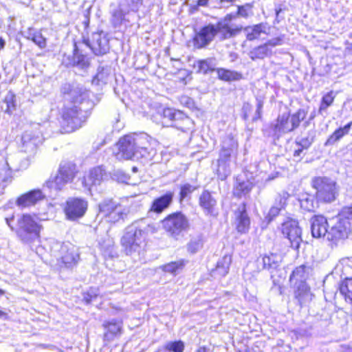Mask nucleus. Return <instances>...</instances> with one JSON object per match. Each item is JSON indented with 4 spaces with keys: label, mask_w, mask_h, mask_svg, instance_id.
<instances>
[{
    "label": "nucleus",
    "mask_w": 352,
    "mask_h": 352,
    "mask_svg": "<svg viewBox=\"0 0 352 352\" xmlns=\"http://www.w3.org/2000/svg\"><path fill=\"white\" fill-rule=\"evenodd\" d=\"M270 27L266 23L247 26L243 29L247 40L254 41L259 38L261 34H267Z\"/></svg>",
    "instance_id": "5701e85b"
},
{
    "label": "nucleus",
    "mask_w": 352,
    "mask_h": 352,
    "mask_svg": "<svg viewBox=\"0 0 352 352\" xmlns=\"http://www.w3.org/2000/svg\"><path fill=\"white\" fill-rule=\"evenodd\" d=\"M289 194L287 192H282L279 193L275 198L274 204L272 206H276L280 210L285 208L287 201L289 198Z\"/></svg>",
    "instance_id": "864d4df0"
},
{
    "label": "nucleus",
    "mask_w": 352,
    "mask_h": 352,
    "mask_svg": "<svg viewBox=\"0 0 352 352\" xmlns=\"http://www.w3.org/2000/svg\"><path fill=\"white\" fill-rule=\"evenodd\" d=\"M263 104V100L261 98H256V109L255 115L252 118L253 121H256L261 118Z\"/></svg>",
    "instance_id": "bf43d9fd"
},
{
    "label": "nucleus",
    "mask_w": 352,
    "mask_h": 352,
    "mask_svg": "<svg viewBox=\"0 0 352 352\" xmlns=\"http://www.w3.org/2000/svg\"><path fill=\"white\" fill-rule=\"evenodd\" d=\"M141 137L144 138L146 142H143L142 144L138 145L137 150L138 153L135 155V158H143L145 160H151L156 154V151L150 146L148 138L146 134H142Z\"/></svg>",
    "instance_id": "a878e982"
},
{
    "label": "nucleus",
    "mask_w": 352,
    "mask_h": 352,
    "mask_svg": "<svg viewBox=\"0 0 352 352\" xmlns=\"http://www.w3.org/2000/svg\"><path fill=\"white\" fill-rule=\"evenodd\" d=\"M216 36L219 34L221 40H226L235 36L243 29L242 26L232 27L225 21H218L214 25Z\"/></svg>",
    "instance_id": "6ab92c4d"
},
{
    "label": "nucleus",
    "mask_w": 352,
    "mask_h": 352,
    "mask_svg": "<svg viewBox=\"0 0 352 352\" xmlns=\"http://www.w3.org/2000/svg\"><path fill=\"white\" fill-rule=\"evenodd\" d=\"M318 201L315 200L314 195L309 194L302 195L300 199L301 208L309 212L314 211L318 208Z\"/></svg>",
    "instance_id": "79ce46f5"
},
{
    "label": "nucleus",
    "mask_w": 352,
    "mask_h": 352,
    "mask_svg": "<svg viewBox=\"0 0 352 352\" xmlns=\"http://www.w3.org/2000/svg\"><path fill=\"white\" fill-rule=\"evenodd\" d=\"M60 246L59 258L66 267H72L75 265L78 259L79 254L76 248L70 243L58 244Z\"/></svg>",
    "instance_id": "4468645a"
},
{
    "label": "nucleus",
    "mask_w": 352,
    "mask_h": 352,
    "mask_svg": "<svg viewBox=\"0 0 352 352\" xmlns=\"http://www.w3.org/2000/svg\"><path fill=\"white\" fill-rule=\"evenodd\" d=\"M173 192H167L166 194L155 199L148 210V213L155 212L156 214L162 213L168 208L171 204L173 199Z\"/></svg>",
    "instance_id": "aec40b11"
},
{
    "label": "nucleus",
    "mask_w": 352,
    "mask_h": 352,
    "mask_svg": "<svg viewBox=\"0 0 352 352\" xmlns=\"http://www.w3.org/2000/svg\"><path fill=\"white\" fill-rule=\"evenodd\" d=\"M44 197L45 195L41 190H32L19 197L16 200V205L22 208L29 207L36 204Z\"/></svg>",
    "instance_id": "f3484780"
},
{
    "label": "nucleus",
    "mask_w": 352,
    "mask_h": 352,
    "mask_svg": "<svg viewBox=\"0 0 352 352\" xmlns=\"http://www.w3.org/2000/svg\"><path fill=\"white\" fill-rule=\"evenodd\" d=\"M22 151L31 154L36 152L38 137L32 135L30 131H25L21 138Z\"/></svg>",
    "instance_id": "bb28decb"
},
{
    "label": "nucleus",
    "mask_w": 352,
    "mask_h": 352,
    "mask_svg": "<svg viewBox=\"0 0 352 352\" xmlns=\"http://www.w3.org/2000/svg\"><path fill=\"white\" fill-rule=\"evenodd\" d=\"M86 44L96 55L104 54L109 49V40L103 32L93 33L91 41L87 40Z\"/></svg>",
    "instance_id": "ddd939ff"
},
{
    "label": "nucleus",
    "mask_w": 352,
    "mask_h": 352,
    "mask_svg": "<svg viewBox=\"0 0 352 352\" xmlns=\"http://www.w3.org/2000/svg\"><path fill=\"white\" fill-rule=\"evenodd\" d=\"M306 278V267L303 265L295 268L289 277L291 283L296 285L298 283H305Z\"/></svg>",
    "instance_id": "37998d69"
},
{
    "label": "nucleus",
    "mask_w": 352,
    "mask_h": 352,
    "mask_svg": "<svg viewBox=\"0 0 352 352\" xmlns=\"http://www.w3.org/2000/svg\"><path fill=\"white\" fill-rule=\"evenodd\" d=\"M88 208V201L80 197H69L63 208L67 219L77 221L83 217Z\"/></svg>",
    "instance_id": "9d476101"
},
{
    "label": "nucleus",
    "mask_w": 352,
    "mask_h": 352,
    "mask_svg": "<svg viewBox=\"0 0 352 352\" xmlns=\"http://www.w3.org/2000/svg\"><path fill=\"white\" fill-rule=\"evenodd\" d=\"M4 102L6 104L5 112L9 115L12 114L16 109V96L12 91H8L6 94Z\"/></svg>",
    "instance_id": "3c124183"
},
{
    "label": "nucleus",
    "mask_w": 352,
    "mask_h": 352,
    "mask_svg": "<svg viewBox=\"0 0 352 352\" xmlns=\"http://www.w3.org/2000/svg\"><path fill=\"white\" fill-rule=\"evenodd\" d=\"M253 187V184L249 180H242L237 179L236 184L234 188V195L238 197L248 194Z\"/></svg>",
    "instance_id": "e433bc0d"
},
{
    "label": "nucleus",
    "mask_w": 352,
    "mask_h": 352,
    "mask_svg": "<svg viewBox=\"0 0 352 352\" xmlns=\"http://www.w3.org/2000/svg\"><path fill=\"white\" fill-rule=\"evenodd\" d=\"M339 291L345 301L352 304V277L346 278L341 282Z\"/></svg>",
    "instance_id": "f704fd0d"
},
{
    "label": "nucleus",
    "mask_w": 352,
    "mask_h": 352,
    "mask_svg": "<svg viewBox=\"0 0 352 352\" xmlns=\"http://www.w3.org/2000/svg\"><path fill=\"white\" fill-rule=\"evenodd\" d=\"M305 148H302V147L299 146L297 149H296L294 151V156L295 157H301V154L302 153V151L304 150Z\"/></svg>",
    "instance_id": "774afa93"
},
{
    "label": "nucleus",
    "mask_w": 352,
    "mask_h": 352,
    "mask_svg": "<svg viewBox=\"0 0 352 352\" xmlns=\"http://www.w3.org/2000/svg\"><path fill=\"white\" fill-rule=\"evenodd\" d=\"M197 188L188 183L184 184L180 187L179 200L182 201L184 199L190 196V195Z\"/></svg>",
    "instance_id": "603ef678"
},
{
    "label": "nucleus",
    "mask_w": 352,
    "mask_h": 352,
    "mask_svg": "<svg viewBox=\"0 0 352 352\" xmlns=\"http://www.w3.org/2000/svg\"><path fill=\"white\" fill-rule=\"evenodd\" d=\"M251 8L252 6L248 3L243 6H239L236 16H241L245 19L248 18Z\"/></svg>",
    "instance_id": "13d9d810"
},
{
    "label": "nucleus",
    "mask_w": 352,
    "mask_h": 352,
    "mask_svg": "<svg viewBox=\"0 0 352 352\" xmlns=\"http://www.w3.org/2000/svg\"><path fill=\"white\" fill-rule=\"evenodd\" d=\"M74 65L82 69H87L89 65V58L85 55L78 54L76 47L74 49Z\"/></svg>",
    "instance_id": "8fccbe9b"
},
{
    "label": "nucleus",
    "mask_w": 352,
    "mask_h": 352,
    "mask_svg": "<svg viewBox=\"0 0 352 352\" xmlns=\"http://www.w3.org/2000/svg\"><path fill=\"white\" fill-rule=\"evenodd\" d=\"M329 224L327 219L322 215H316L311 219V231L314 238L327 239Z\"/></svg>",
    "instance_id": "2eb2a0df"
},
{
    "label": "nucleus",
    "mask_w": 352,
    "mask_h": 352,
    "mask_svg": "<svg viewBox=\"0 0 352 352\" xmlns=\"http://www.w3.org/2000/svg\"><path fill=\"white\" fill-rule=\"evenodd\" d=\"M204 239L202 234H198L190 239L187 244V250L191 254H195L202 248Z\"/></svg>",
    "instance_id": "49530a36"
},
{
    "label": "nucleus",
    "mask_w": 352,
    "mask_h": 352,
    "mask_svg": "<svg viewBox=\"0 0 352 352\" xmlns=\"http://www.w3.org/2000/svg\"><path fill=\"white\" fill-rule=\"evenodd\" d=\"M78 173L76 164L69 161H62L55 176H51L43 185V190L58 192L71 183Z\"/></svg>",
    "instance_id": "20e7f679"
},
{
    "label": "nucleus",
    "mask_w": 352,
    "mask_h": 352,
    "mask_svg": "<svg viewBox=\"0 0 352 352\" xmlns=\"http://www.w3.org/2000/svg\"><path fill=\"white\" fill-rule=\"evenodd\" d=\"M295 297L298 300L300 306L311 300L312 294L305 283H300L297 285Z\"/></svg>",
    "instance_id": "c85d7f7f"
},
{
    "label": "nucleus",
    "mask_w": 352,
    "mask_h": 352,
    "mask_svg": "<svg viewBox=\"0 0 352 352\" xmlns=\"http://www.w3.org/2000/svg\"><path fill=\"white\" fill-rule=\"evenodd\" d=\"M232 262V258L229 255L224 256L217 262L216 272L221 276H226L229 271L230 265Z\"/></svg>",
    "instance_id": "a18cd8bd"
},
{
    "label": "nucleus",
    "mask_w": 352,
    "mask_h": 352,
    "mask_svg": "<svg viewBox=\"0 0 352 352\" xmlns=\"http://www.w3.org/2000/svg\"><path fill=\"white\" fill-rule=\"evenodd\" d=\"M126 216V210L119 204L113 211L106 218V221L111 223H116L123 219Z\"/></svg>",
    "instance_id": "09e8293b"
},
{
    "label": "nucleus",
    "mask_w": 352,
    "mask_h": 352,
    "mask_svg": "<svg viewBox=\"0 0 352 352\" xmlns=\"http://www.w3.org/2000/svg\"><path fill=\"white\" fill-rule=\"evenodd\" d=\"M230 158L223 157L219 155V157L217 160V167L216 168V173L219 179L222 181L225 180L230 175Z\"/></svg>",
    "instance_id": "cd10ccee"
},
{
    "label": "nucleus",
    "mask_w": 352,
    "mask_h": 352,
    "mask_svg": "<svg viewBox=\"0 0 352 352\" xmlns=\"http://www.w3.org/2000/svg\"><path fill=\"white\" fill-rule=\"evenodd\" d=\"M234 18L232 14H227L223 19L219 21H225L226 24H230V22Z\"/></svg>",
    "instance_id": "338daca9"
},
{
    "label": "nucleus",
    "mask_w": 352,
    "mask_h": 352,
    "mask_svg": "<svg viewBox=\"0 0 352 352\" xmlns=\"http://www.w3.org/2000/svg\"><path fill=\"white\" fill-rule=\"evenodd\" d=\"M216 72L218 78L226 82L236 81L243 78L241 73L234 70L227 69L225 68H217Z\"/></svg>",
    "instance_id": "473e14b6"
},
{
    "label": "nucleus",
    "mask_w": 352,
    "mask_h": 352,
    "mask_svg": "<svg viewBox=\"0 0 352 352\" xmlns=\"http://www.w3.org/2000/svg\"><path fill=\"white\" fill-rule=\"evenodd\" d=\"M282 233L285 236L294 249H298L302 242V230L298 222L293 219H288L282 223Z\"/></svg>",
    "instance_id": "9b49d317"
},
{
    "label": "nucleus",
    "mask_w": 352,
    "mask_h": 352,
    "mask_svg": "<svg viewBox=\"0 0 352 352\" xmlns=\"http://www.w3.org/2000/svg\"><path fill=\"white\" fill-rule=\"evenodd\" d=\"M142 134L126 135L120 138L118 143V158L124 160H131L135 158L137 155V150L139 144H142L145 142L144 137H141Z\"/></svg>",
    "instance_id": "1a4fd4ad"
},
{
    "label": "nucleus",
    "mask_w": 352,
    "mask_h": 352,
    "mask_svg": "<svg viewBox=\"0 0 352 352\" xmlns=\"http://www.w3.org/2000/svg\"><path fill=\"white\" fill-rule=\"evenodd\" d=\"M12 170L7 160L0 157V186L5 188L12 182Z\"/></svg>",
    "instance_id": "b1692460"
},
{
    "label": "nucleus",
    "mask_w": 352,
    "mask_h": 352,
    "mask_svg": "<svg viewBox=\"0 0 352 352\" xmlns=\"http://www.w3.org/2000/svg\"><path fill=\"white\" fill-rule=\"evenodd\" d=\"M97 296V291L95 289H90L87 293L84 294L83 300L87 304H89L96 298Z\"/></svg>",
    "instance_id": "680f3d73"
},
{
    "label": "nucleus",
    "mask_w": 352,
    "mask_h": 352,
    "mask_svg": "<svg viewBox=\"0 0 352 352\" xmlns=\"http://www.w3.org/2000/svg\"><path fill=\"white\" fill-rule=\"evenodd\" d=\"M107 174L102 166H97L90 170L85 183L87 186H97L107 178Z\"/></svg>",
    "instance_id": "4be33fe9"
},
{
    "label": "nucleus",
    "mask_w": 352,
    "mask_h": 352,
    "mask_svg": "<svg viewBox=\"0 0 352 352\" xmlns=\"http://www.w3.org/2000/svg\"><path fill=\"white\" fill-rule=\"evenodd\" d=\"M104 327L107 329V332L104 334V337L107 339H113V337L121 333V322H117L115 320H112L104 323Z\"/></svg>",
    "instance_id": "a19ab883"
},
{
    "label": "nucleus",
    "mask_w": 352,
    "mask_h": 352,
    "mask_svg": "<svg viewBox=\"0 0 352 352\" xmlns=\"http://www.w3.org/2000/svg\"><path fill=\"white\" fill-rule=\"evenodd\" d=\"M214 24L210 23L202 27L195 32L193 45L197 49H202L208 46L216 36Z\"/></svg>",
    "instance_id": "f8f14e48"
},
{
    "label": "nucleus",
    "mask_w": 352,
    "mask_h": 352,
    "mask_svg": "<svg viewBox=\"0 0 352 352\" xmlns=\"http://www.w3.org/2000/svg\"><path fill=\"white\" fill-rule=\"evenodd\" d=\"M316 189V199L319 201L329 203L335 200L338 194L336 182L328 177H316L312 181Z\"/></svg>",
    "instance_id": "6e6552de"
},
{
    "label": "nucleus",
    "mask_w": 352,
    "mask_h": 352,
    "mask_svg": "<svg viewBox=\"0 0 352 352\" xmlns=\"http://www.w3.org/2000/svg\"><path fill=\"white\" fill-rule=\"evenodd\" d=\"M185 266V261L183 259L170 262L167 264L160 266V268L166 273H170L173 275H176L179 273Z\"/></svg>",
    "instance_id": "c03bdc74"
},
{
    "label": "nucleus",
    "mask_w": 352,
    "mask_h": 352,
    "mask_svg": "<svg viewBox=\"0 0 352 352\" xmlns=\"http://www.w3.org/2000/svg\"><path fill=\"white\" fill-rule=\"evenodd\" d=\"M43 226L36 217L28 214L21 215L17 219L16 232L20 240L27 244L39 241Z\"/></svg>",
    "instance_id": "39448f33"
},
{
    "label": "nucleus",
    "mask_w": 352,
    "mask_h": 352,
    "mask_svg": "<svg viewBox=\"0 0 352 352\" xmlns=\"http://www.w3.org/2000/svg\"><path fill=\"white\" fill-rule=\"evenodd\" d=\"M217 201L213 194L208 190H204L199 197V205L207 215H213Z\"/></svg>",
    "instance_id": "a211bd4d"
},
{
    "label": "nucleus",
    "mask_w": 352,
    "mask_h": 352,
    "mask_svg": "<svg viewBox=\"0 0 352 352\" xmlns=\"http://www.w3.org/2000/svg\"><path fill=\"white\" fill-rule=\"evenodd\" d=\"M352 126V122H349L342 127L336 129L327 140L325 146L333 145L336 142L341 140L344 135H347Z\"/></svg>",
    "instance_id": "7c9ffc66"
},
{
    "label": "nucleus",
    "mask_w": 352,
    "mask_h": 352,
    "mask_svg": "<svg viewBox=\"0 0 352 352\" xmlns=\"http://www.w3.org/2000/svg\"><path fill=\"white\" fill-rule=\"evenodd\" d=\"M61 92L70 102L63 109L61 128L65 133H72L82 126L94 104L89 99L88 91L79 85L65 83Z\"/></svg>",
    "instance_id": "f257e3e1"
},
{
    "label": "nucleus",
    "mask_w": 352,
    "mask_h": 352,
    "mask_svg": "<svg viewBox=\"0 0 352 352\" xmlns=\"http://www.w3.org/2000/svg\"><path fill=\"white\" fill-rule=\"evenodd\" d=\"M111 74V68L109 66L100 65L98 72L92 80V83L96 85L107 83Z\"/></svg>",
    "instance_id": "c9c22d12"
},
{
    "label": "nucleus",
    "mask_w": 352,
    "mask_h": 352,
    "mask_svg": "<svg viewBox=\"0 0 352 352\" xmlns=\"http://www.w3.org/2000/svg\"><path fill=\"white\" fill-rule=\"evenodd\" d=\"M236 228L241 234L248 232L250 226V219L246 211V205L241 204L234 212Z\"/></svg>",
    "instance_id": "dca6fc26"
},
{
    "label": "nucleus",
    "mask_w": 352,
    "mask_h": 352,
    "mask_svg": "<svg viewBox=\"0 0 352 352\" xmlns=\"http://www.w3.org/2000/svg\"><path fill=\"white\" fill-rule=\"evenodd\" d=\"M289 194L287 192H282L279 193L275 198L274 204L272 206H276L280 210L285 208L287 201L289 198Z\"/></svg>",
    "instance_id": "5fc2aeb1"
},
{
    "label": "nucleus",
    "mask_w": 352,
    "mask_h": 352,
    "mask_svg": "<svg viewBox=\"0 0 352 352\" xmlns=\"http://www.w3.org/2000/svg\"><path fill=\"white\" fill-rule=\"evenodd\" d=\"M113 23L115 24H118V23H120V22L122 19L123 15L120 11L118 10V11H115L113 12Z\"/></svg>",
    "instance_id": "69168bd1"
},
{
    "label": "nucleus",
    "mask_w": 352,
    "mask_h": 352,
    "mask_svg": "<svg viewBox=\"0 0 352 352\" xmlns=\"http://www.w3.org/2000/svg\"><path fill=\"white\" fill-rule=\"evenodd\" d=\"M272 54V50L267 47L265 43L256 47H254L250 52V57L252 60L263 59L265 57L269 56Z\"/></svg>",
    "instance_id": "ea45409f"
},
{
    "label": "nucleus",
    "mask_w": 352,
    "mask_h": 352,
    "mask_svg": "<svg viewBox=\"0 0 352 352\" xmlns=\"http://www.w3.org/2000/svg\"><path fill=\"white\" fill-rule=\"evenodd\" d=\"M314 142V136L308 135L307 137L300 139L296 142V144L302 148L307 149Z\"/></svg>",
    "instance_id": "052dcab7"
},
{
    "label": "nucleus",
    "mask_w": 352,
    "mask_h": 352,
    "mask_svg": "<svg viewBox=\"0 0 352 352\" xmlns=\"http://www.w3.org/2000/svg\"><path fill=\"white\" fill-rule=\"evenodd\" d=\"M28 38L32 41L41 49H43L46 47V39L43 36L40 32H34L33 34H30Z\"/></svg>",
    "instance_id": "6e6d98bb"
},
{
    "label": "nucleus",
    "mask_w": 352,
    "mask_h": 352,
    "mask_svg": "<svg viewBox=\"0 0 352 352\" xmlns=\"http://www.w3.org/2000/svg\"><path fill=\"white\" fill-rule=\"evenodd\" d=\"M214 59L208 58L206 59L198 60L195 62L194 67L197 69V72L207 74L216 71Z\"/></svg>",
    "instance_id": "c756f323"
},
{
    "label": "nucleus",
    "mask_w": 352,
    "mask_h": 352,
    "mask_svg": "<svg viewBox=\"0 0 352 352\" xmlns=\"http://www.w3.org/2000/svg\"><path fill=\"white\" fill-rule=\"evenodd\" d=\"M352 232V206L344 209L335 219L331 221L327 240L331 245H337L347 239Z\"/></svg>",
    "instance_id": "7ed1b4c3"
},
{
    "label": "nucleus",
    "mask_w": 352,
    "mask_h": 352,
    "mask_svg": "<svg viewBox=\"0 0 352 352\" xmlns=\"http://www.w3.org/2000/svg\"><path fill=\"white\" fill-rule=\"evenodd\" d=\"M156 231L155 226L148 219L134 221L126 228L121 239V245L126 254L131 256L139 254L147 236Z\"/></svg>",
    "instance_id": "f03ea898"
},
{
    "label": "nucleus",
    "mask_w": 352,
    "mask_h": 352,
    "mask_svg": "<svg viewBox=\"0 0 352 352\" xmlns=\"http://www.w3.org/2000/svg\"><path fill=\"white\" fill-rule=\"evenodd\" d=\"M282 261V256L277 254H270V255H265L262 258L263 269L267 270H276Z\"/></svg>",
    "instance_id": "2f4dec72"
},
{
    "label": "nucleus",
    "mask_w": 352,
    "mask_h": 352,
    "mask_svg": "<svg viewBox=\"0 0 352 352\" xmlns=\"http://www.w3.org/2000/svg\"><path fill=\"white\" fill-rule=\"evenodd\" d=\"M164 230L172 237L177 239L189 228L188 218L181 212L168 215L162 221Z\"/></svg>",
    "instance_id": "0eeeda50"
},
{
    "label": "nucleus",
    "mask_w": 352,
    "mask_h": 352,
    "mask_svg": "<svg viewBox=\"0 0 352 352\" xmlns=\"http://www.w3.org/2000/svg\"><path fill=\"white\" fill-rule=\"evenodd\" d=\"M281 210L278 208L276 206H272L269 210L267 215L266 216V219L268 223L272 221L274 217L278 215Z\"/></svg>",
    "instance_id": "e2e57ef3"
},
{
    "label": "nucleus",
    "mask_w": 352,
    "mask_h": 352,
    "mask_svg": "<svg viewBox=\"0 0 352 352\" xmlns=\"http://www.w3.org/2000/svg\"><path fill=\"white\" fill-rule=\"evenodd\" d=\"M118 205L119 204L111 199H104L98 204V216H101L102 218L106 219Z\"/></svg>",
    "instance_id": "72a5a7b5"
},
{
    "label": "nucleus",
    "mask_w": 352,
    "mask_h": 352,
    "mask_svg": "<svg viewBox=\"0 0 352 352\" xmlns=\"http://www.w3.org/2000/svg\"><path fill=\"white\" fill-rule=\"evenodd\" d=\"M336 98V94L333 91H330L325 94L321 99L320 107L318 109V114L324 116L327 114V109L332 105L334 99Z\"/></svg>",
    "instance_id": "4c0bfd02"
},
{
    "label": "nucleus",
    "mask_w": 352,
    "mask_h": 352,
    "mask_svg": "<svg viewBox=\"0 0 352 352\" xmlns=\"http://www.w3.org/2000/svg\"><path fill=\"white\" fill-rule=\"evenodd\" d=\"M274 131L275 133L279 134L293 131V127H292L289 121V112H285L278 116L274 126Z\"/></svg>",
    "instance_id": "393cba45"
},
{
    "label": "nucleus",
    "mask_w": 352,
    "mask_h": 352,
    "mask_svg": "<svg viewBox=\"0 0 352 352\" xmlns=\"http://www.w3.org/2000/svg\"><path fill=\"white\" fill-rule=\"evenodd\" d=\"M112 179L120 183H127L129 176L122 170H116L112 173Z\"/></svg>",
    "instance_id": "4d7b16f0"
},
{
    "label": "nucleus",
    "mask_w": 352,
    "mask_h": 352,
    "mask_svg": "<svg viewBox=\"0 0 352 352\" xmlns=\"http://www.w3.org/2000/svg\"><path fill=\"white\" fill-rule=\"evenodd\" d=\"M184 342L182 340L168 341L155 352H184Z\"/></svg>",
    "instance_id": "58836bf2"
},
{
    "label": "nucleus",
    "mask_w": 352,
    "mask_h": 352,
    "mask_svg": "<svg viewBox=\"0 0 352 352\" xmlns=\"http://www.w3.org/2000/svg\"><path fill=\"white\" fill-rule=\"evenodd\" d=\"M238 152V142L232 135H229L224 138L222 141L221 149L219 155L228 158L235 157Z\"/></svg>",
    "instance_id": "412c9836"
},
{
    "label": "nucleus",
    "mask_w": 352,
    "mask_h": 352,
    "mask_svg": "<svg viewBox=\"0 0 352 352\" xmlns=\"http://www.w3.org/2000/svg\"><path fill=\"white\" fill-rule=\"evenodd\" d=\"M283 43V38L281 36H278L276 38H273L269 41H267L265 44L267 45V47H276L278 45H281Z\"/></svg>",
    "instance_id": "0e129e2a"
},
{
    "label": "nucleus",
    "mask_w": 352,
    "mask_h": 352,
    "mask_svg": "<svg viewBox=\"0 0 352 352\" xmlns=\"http://www.w3.org/2000/svg\"><path fill=\"white\" fill-rule=\"evenodd\" d=\"M162 124L166 127H174L183 132L190 129L192 120L182 111L173 109L164 108L160 113Z\"/></svg>",
    "instance_id": "423d86ee"
},
{
    "label": "nucleus",
    "mask_w": 352,
    "mask_h": 352,
    "mask_svg": "<svg viewBox=\"0 0 352 352\" xmlns=\"http://www.w3.org/2000/svg\"><path fill=\"white\" fill-rule=\"evenodd\" d=\"M307 111L304 109H299L296 113L289 115V121L293 131L297 129L300 122L306 118Z\"/></svg>",
    "instance_id": "de8ad7c7"
}]
</instances>
